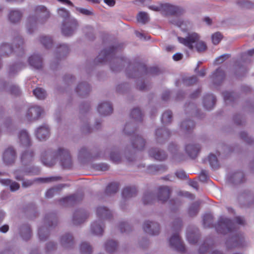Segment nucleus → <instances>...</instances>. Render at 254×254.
<instances>
[{"label": "nucleus", "mask_w": 254, "mask_h": 254, "mask_svg": "<svg viewBox=\"0 0 254 254\" xmlns=\"http://www.w3.org/2000/svg\"><path fill=\"white\" fill-rule=\"evenodd\" d=\"M230 57L228 54H224L216 58L214 61V64L215 65L220 64L223 63L225 61H226L227 59Z\"/></svg>", "instance_id": "nucleus-57"}, {"label": "nucleus", "mask_w": 254, "mask_h": 254, "mask_svg": "<svg viewBox=\"0 0 254 254\" xmlns=\"http://www.w3.org/2000/svg\"><path fill=\"white\" fill-rule=\"evenodd\" d=\"M197 81V77L195 76H192L184 78V83L187 86L191 85Z\"/></svg>", "instance_id": "nucleus-53"}, {"label": "nucleus", "mask_w": 254, "mask_h": 254, "mask_svg": "<svg viewBox=\"0 0 254 254\" xmlns=\"http://www.w3.org/2000/svg\"><path fill=\"white\" fill-rule=\"evenodd\" d=\"M172 112L170 111L165 112L161 118V122L163 124L170 123L172 121Z\"/></svg>", "instance_id": "nucleus-46"}, {"label": "nucleus", "mask_w": 254, "mask_h": 254, "mask_svg": "<svg viewBox=\"0 0 254 254\" xmlns=\"http://www.w3.org/2000/svg\"><path fill=\"white\" fill-rule=\"evenodd\" d=\"M59 190L58 188H53L48 190L46 193V196L48 198L52 197L54 196L55 193Z\"/></svg>", "instance_id": "nucleus-62"}, {"label": "nucleus", "mask_w": 254, "mask_h": 254, "mask_svg": "<svg viewBox=\"0 0 254 254\" xmlns=\"http://www.w3.org/2000/svg\"><path fill=\"white\" fill-rule=\"evenodd\" d=\"M29 64L36 69L42 67V59L38 55H33L29 58Z\"/></svg>", "instance_id": "nucleus-24"}, {"label": "nucleus", "mask_w": 254, "mask_h": 254, "mask_svg": "<svg viewBox=\"0 0 254 254\" xmlns=\"http://www.w3.org/2000/svg\"><path fill=\"white\" fill-rule=\"evenodd\" d=\"M170 245L176 250L181 252L185 251V247L178 234H174L169 240Z\"/></svg>", "instance_id": "nucleus-10"}, {"label": "nucleus", "mask_w": 254, "mask_h": 254, "mask_svg": "<svg viewBox=\"0 0 254 254\" xmlns=\"http://www.w3.org/2000/svg\"><path fill=\"white\" fill-rule=\"evenodd\" d=\"M80 251L82 254H90L92 253V249L89 244L83 242L80 245Z\"/></svg>", "instance_id": "nucleus-42"}, {"label": "nucleus", "mask_w": 254, "mask_h": 254, "mask_svg": "<svg viewBox=\"0 0 254 254\" xmlns=\"http://www.w3.org/2000/svg\"><path fill=\"white\" fill-rule=\"evenodd\" d=\"M61 243L63 247L67 248H70L73 245V238L70 234H66L61 237Z\"/></svg>", "instance_id": "nucleus-28"}, {"label": "nucleus", "mask_w": 254, "mask_h": 254, "mask_svg": "<svg viewBox=\"0 0 254 254\" xmlns=\"http://www.w3.org/2000/svg\"><path fill=\"white\" fill-rule=\"evenodd\" d=\"M35 14L43 19L47 20L50 16V13L44 6L39 5L36 7L35 9Z\"/></svg>", "instance_id": "nucleus-23"}, {"label": "nucleus", "mask_w": 254, "mask_h": 254, "mask_svg": "<svg viewBox=\"0 0 254 254\" xmlns=\"http://www.w3.org/2000/svg\"><path fill=\"white\" fill-rule=\"evenodd\" d=\"M34 156V153L32 151L26 150L22 152L21 156V161L23 165L26 166L32 160Z\"/></svg>", "instance_id": "nucleus-27"}, {"label": "nucleus", "mask_w": 254, "mask_h": 254, "mask_svg": "<svg viewBox=\"0 0 254 254\" xmlns=\"http://www.w3.org/2000/svg\"><path fill=\"white\" fill-rule=\"evenodd\" d=\"M186 151L188 155L192 159L196 158L200 150V147L197 144H188L186 145Z\"/></svg>", "instance_id": "nucleus-18"}, {"label": "nucleus", "mask_w": 254, "mask_h": 254, "mask_svg": "<svg viewBox=\"0 0 254 254\" xmlns=\"http://www.w3.org/2000/svg\"><path fill=\"white\" fill-rule=\"evenodd\" d=\"M137 190L134 187H127L122 191V196L124 198H128L136 195Z\"/></svg>", "instance_id": "nucleus-29"}, {"label": "nucleus", "mask_w": 254, "mask_h": 254, "mask_svg": "<svg viewBox=\"0 0 254 254\" xmlns=\"http://www.w3.org/2000/svg\"><path fill=\"white\" fill-rule=\"evenodd\" d=\"M91 229L92 232L96 235H102L104 232V228L97 222H95L92 224Z\"/></svg>", "instance_id": "nucleus-35"}, {"label": "nucleus", "mask_w": 254, "mask_h": 254, "mask_svg": "<svg viewBox=\"0 0 254 254\" xmlns=\"http://www.w3.org/2000/svg\"><path fill=\"white\" fill-rule=\"evenodd\" d=\"M208 161L212 169H217L219 167V163L215 155L210 154L208 157Z\"/></svg>", "instance_id": "nucleus-37"}, {"label": "nucleus", "mask_w": 254, "mask_h": 254, "mask_svg": "<svg viewBox=\"0 0 254 254\" xmlns=\"http://www.w3.org/2000/svg\"><path fill=\"white\" fill-rule=\"evenodd\" d=\"M98 112L102 115L107 116L112 113L113 109L109 102L100 104L98 107Z\"/></svg>", "instance_id": "nucleus-17"}, {"label": "nucleus", "mask_w": 254, "mask_h": 254, "mask_svg": "<svg viewBox=\"0 0 254 254\" xmlns=\"http://www.w3.org/2000/svg\"><path fill=\"white\" fill-rule=\"evenodd\" d=\"M22 50V48L20 47V45L18 47H16V49L15 50L11 46L8 44H3L0 47V51L3 52V55H7L9 54H11L12 52L18 53L19 51Z\"/></svg>", "instance_id": "nucleus-26"}, {"label": "nucleus", "mask_w": 254, "mask_h": 254, "mask_svg": "<svg viewBox=\"0 0 254 254\" xmlns=\"http://www.w3.org/2000/svg\"><path fill=\"white\" fill-rule=\"evenodd\" d=\"M224 99L226 102L227 101H234L235 99L234 93L233 92H230L225 91L223 93Z\"/></svg>", "instance_id": "nucleus-56"}, {"label": "nucleus", "mask_w": 254, "mask_h": 254, "mask_svg": "<svg viewBox=\"0 0 254 254\" xmlns=\"http://www.w3.org/2000/svg\"><path fill=\"white\" fill-rule=\"evenodd\" d=\"M199 204L198 202L192 203L189 209V214L190 216H193L197 214L199 211Z\"/></svg>", "instance_id": "nucleus-45"}, {"label": "nucleus", "mask_w": 254, "mask_h": 254, "mask_svg": "<svg viewBox=\"0 0 254 254\" xmlns=\"http://www.w3.org/2000/svg\"><path fill=\"white\" fill-rule=\"evenodd\" d=\"M82 198V196H79L77 194H74L62 198L60 200V201L63 203H68L71 204L79 201L81 200Z\"/></svg>", "instance_id": "nucleus-31"}, {"label": "nucleus", "mask_w": 254, "mask_h": 254, "mask_svg": "<svg viewBox=\"0 0 254 254\" xmlns=\"http://www.w3.org/2000/svg\"><path fill=\"white\" fill-rule=\"evenodd\" d=\"M127 127V125H126L124 128V131L126 133L129 135H133V138L132 139V146L133 148L137 150H143L145 145V141L144 139L142 138L140 136L138 135H136L134 132H127L126 129Z\"/></svg>", "instance_id": "nucleus-6"}, {"label": "nucleus", "mask_w": 254, "mask_h": 254, "mask_svg": "<svg viewBox=\"0 0 254 254\" xmlns=\"http://www.w3.org/2000/svg\"><path fill=\"white\" fill-rule=\"evenodd\" d=\"M50 131L48 127L44 125L38 128L36 132V136L39 140L47 139L49 136Z\"/></svg>", "instance_id": "nucleus-19"}, {"label": "nucleus", "mask_w": 254, "mask_h": 254, "mask_svg": "<svg viewBox=\"0 0 254 254\" xmlns=\"http://www.w3.org/2000/svg\"><path fill=\"white\" fill-rule=\"evenodd\" d=\"M170 134V131L169 130L163 129L162 128L157 129L155 133V135L157 139L159 137L167 138L169 136Z\"/></svg>", "instance_id": "nucleus-49"}, {"label": "nucleus", "mask_w": 254, "mask_h": 254, "mask_svg": "<svg viewBox=\"0 0 254 254\" xmlns=\"http://www.w3.org/2000/svg\"><path fill=\"white\" fill-rule=\"evenodd\" d=\"M199 237L198 234L195 232H189L187 235V239L191 244H196L198 241Z\"/></svg>", "instance_id": "nucleus-40"}, {"label": "nucleus", "mask_w": 254, "mask_h": 254, "mask_svg": "<svg viewBox=\"0 0 254 254\" xmlns=\"http://www.w3.org/2000/svg\"><path fill=\"white\" fill-rule=\"evenodd\" d=\"M16 158V152L12 147L6 149L3 154V162L6 165L13 163Z\"/></svg>", "instance_id": "nucleus-12"}, {"label": "nucleus", "mask_w": 254, "mask_h": 254, "mask_svg": "<svg viewBox=\"0 0 254 254\" xmlns=\"http://www.w3.org/2000/svg\"><path fill=\"white\" fill-rule=\"evenodd\" d=\"M33 94L38 99H44L46 96V91L41 88H36L33 90Z\"/></svg>", "instance_id": "nucleus-43"}, {"label": "nucleus", "mask_w": 254, "mask_h": 254, "mask_svg": "<svg viewBox=\"0 0 254 254\" xmlns=\"http://www.w3.org/2000/svg\"><path fill=\"white\" fill-rule=\"evenodd\" d=\"M90 87L89 85L86 83V82H83L79 84L76 88V92L80 94V95H83V92H85L86 94L89 92L90 91Z\"/></svg>", "instance_id": "nucleus-34"}, {"label": "nucleus", "mask_w": 254, "mask_h": 254, "mask_svg": "<svg viewBox=\"0 0 254 254\" xmlns=\"http://www.w3.org/2000/svg\"><path fill=\"white\" fill-rule=\"evenodd\" d=\"M118 246L116 242L113 240L108 241L105 244V249L108 253H112L115 251Z\"/></svg>", "instance_id": "nucleus-39"}, {"label": "nucleus", "mask_w": 254, "mask_h": 254, "mask_svg": "<svg viewBox=\"0 0 254 254\" xmlns=\"http://www.w3.org/2000/svg\"><path fill=\"white\" fill-rule=\"evenodd\" d=\"M119 188V184L118 183H111L107 187L105 192L108 195L115 193L117 192Z\"/></svg>", "instance_id": "nucleus-32"}, {"label": "nucleus", "mask_w": 254, "mask_h": 254, "mask_svg": "<svg viewBox=\"0 0 254 254\" xmlns=\"http://www.w3.org/2000/svg\"><path fill=\"white\" fill-rule=\"evenodd\" d=\"M97 216L99 220L109 219L112 216L111 211L105 207H99L96 210Z\"/></svg>", "instance_id": "nucleus-21"}, {"label": "nucleus", "mask_w": 254, "mask_h": 254, "mask_svg": "<svg viewBox=\"0 0 254 254\" xmlns=\"http://www.w3.org/2000/svg\"><path fill=\"white\" fill-rule=\"evenodd\" d=\"M22 16V13L19 10H11L8 14V19L11 23L19 22Z\"/></svg>", "instance_id": "nucleus-30"}, {"label": "nucleus", "mask_w": 254, "mask_h": 254, "mask_svg": "<svg viewBox=\"0 0 254 254\" xmlns=\"http://www.w3.org/2000/svg\"><path fill=\"white\" fill-rule=\"evenodd\" d=\"M149 154L151 157L157 160H164L167 158V155L164 151L155 148L150 149Z\"/></svg>", "instance_id": "nucleus-25"}, {"label": "nucleus", "mask_w": 254, "mask_h": 254, "mask_svg": "<svg viewBox=\"0 0 254 254\" xmlns=\"http://www.w3.org/2000/svg\"><path fill=\"white\" fill-rule=\"evenodd\" d=\"M214 85L220 84L225 79L226 74L221 67L217 68L210 76Z\"/></svg>", "instance_id": "nucleus-8"}, {"label": "nucleus", "mask_w": 254, "mask_h": 254, "mask_svg": "<svg viewBox=\"0 0 254 254\" xmlns=\"http://www.w3.org/2000/svg\"><path fill=\"white\" fill-rule=\"evenodd\" d=\"M176 176L181 179H187L189 176L183 170H178L176 172Z\"/></svg>", "instance_id": "nucleus-63"}, {"label": "nucleus", "mask_w": 254, "mask_h": 254, "mask_svg": "<svg viewBox=\"0 0 254 254\" xmlns=\"http://www.w3.org/2000/svg\"><path fill=\"white\" fill-rule=\"evenodd\" d=\"M88 216L87 213L84 210H77L74 212L73 215V223L75 225L80 224L84 222Z\"/></svg>", "instance_id": "nucleus-14"}, {"label": "nucleus", "mask_w": 254, "mask_h": 254, "mask_svg": "<svg viewBox=\"0 0 254 254\" xmlns=\"http://www.w3.org/2000/svg\"><path fill=\"white\" fill-rule=\"evenodd\" d=\"M119 229L122 233L128 232L131 228L129 225L126 222H121L119 224Z\"/></svg>", "instance_id": "nucleus-58"}, {"label": "nucleus", "mask_w": 254, "mask_h": 254, "mask_svg": "<svg viewBox=\"0 0 254 254\" xmlns=\"http://www.w3.org/2000/svg\"><path fill=\"white\" fill-rule=\"evenodd\" d=\"M18 137L20 144L23 147H27L31 145L29 135L26 130H21L19 133Z\"/></svg>", "instance_id": "nucleus-22"}, {"label": "nucleus", "mask_w": 254, "mask_h": 254, "mask_svg": "<svg viewBox=\"0 0 254 254\" xmlns=\"http://www.w3.org/2000/svg\"><path fill=\"white\" fill-rule=\"evenodd\" d=\"M171 190L168 187L163 186L158 188L157 198L162 202H165L169 198Z\"/></svg>", "instance_id": "nucleus-15"}, {"label": "nucleus", "mask_w": 254, "mask_h": 254, "mask_svg": "<svg viewBox=\"0 0 254 254\" xmlns=\"http://www.w3.org/2000/svg\"><path fill=\"white\" fill-rule=\"evenodd\" d=\"M43 112V110L39 106L31 107L27 112L26 118L29 121L37 120Z\"/></svg>", "instance_id": "nucleus-9"}, {"label": "nucleus", "mask_w": 254, "mask_h": 254, "mask_svg": "<svg viewBox=\"0 0 254 254\" xmlns=\"http://www.w3.org/2000/svg\"><path fill=\"white\" fill-rule=\"evenodd\" d=\"M0 182L3 185L6 186L9 185L10 190L12 191L17 190L20 188V186L18 183L15 182H11V181L9 179L0 180Z\"/></svg>", "instance_id": "nucleus-33"}, {"label": "nucleus", "mask_w": 254, "mask_h": 254, "mask_svg": "<svg viewBox=\"0 0 254 254\" xmlns=\"http://www.w3.org/2000/svg\"><path fill=\"white\" fill-rule=\"evenodd\" d=\"M69 52V48L67 45H60L57 48V53L60 57H64Z\"/></svg>", "instance_id": "nucleus-44"}, {"label": "nucleus", "mask_w": 254, "mask_h": 254, "mask_svg": "<svg viewBox=\"0 0 254 254\" xmlns=\"http://www.w3.org/2000/svg\"><path fill=\"white\" fill-rule=\"evenodd\" d=\"M58 14L63 18L62 33L64 36L71 35L78 26L77 21L74 18H70L69 11L64 8H59Z\"/></svg>", "instance_id": "nucleus-1"}, {"label": "nucleus", "mask_w": 254, "mask_h": 254, "mask_svg": "<svg viewBox=\"0 0 254 254\" xmlns=\"http://www.w3.org/2000/svg\"><path fill=\"white\" fill-rule=\"evenodd\" d=\"M227 248L231 249L235 248H242L245 246V242L242 235L233 237L226 242Z\"/></svg>", "instance_id": "nucleus-7"}, {"label": "nucleus", "mask_w": 254, "mask_h": 254, "mask_svg": "<svg viewBox=\"0 0 254 254\" xmlns=\"http://www.w3.org/2000/svg\"><path fill=\"white\" fill-rule=\"evenodd\" d=\"M130 117L136 121H141L143 115L140 110L138 108H136L131 111L130 113Z\"/></svg>", "instance_id": "nucleus-41"}, {"label": "nucleus", "mask_w": 254, "mask_h": 254, "mask_svg": "<svg viewBox=\"0 0 254 254\" xmlns=\"http://www.w3.org/2000/svg\"><path fill=\"white\" fill-rule=\"evenodd\" d=\"M41 43L47 49L52 47L53 45V40L50 37L47 36H42L40 38Z\"/></svg>", "instance_id": "nucleus-48"}, {"label": "nucleus", "mask_w": 254, "mask_h": 254, "mask_svg": "<svg viewBox=\"0 0 254 254\" xmlns=\"http://www.w3.org/2000/svg\"><path fill=\"white\" fill-rule=\"evenodd\" d=\"M76 10L83 15H91L93 14L92 10L86 8L77 7H76Z\"/></svg>", "instance_id": "nucleus-61"}, {"label": "nucleus", "mask_w": 254, "mask_h": 254, "mask_svg": "<svg viewBox=\"0 0 254 254\" xmlns=\"http://www.w3.org/2000/svg\"><path fill=\"white\" fill-rule=\"evenodd\" d=\"M38 235L41 241H45L48 237L49 235L47 232H45L44 229L40 228L38 230Z\"/></svg>", "instance_id": "nucleus-59"}, {"label": "nucleus", "mask_w": 254, "mask_h": 254, "mask_svg": "<svg viewBox=\"0 0 254 254\" xmlns=\"http://www.w3.org/2000/svg\"><path fill=\"white\" fill-rule=\"evenodd\" d=\"M143 202L144 204H151L153 202V195L151 193H145L143 197Z\"/></svg>", "instance_id": "nucleus-55"}, {"label": "nucleus", "mask_w": 254, "mask_h": 254, "mask_svg": "<svg viewBox=\"0 0 254 254\" xmlns=\"http://www.w3.org/2000/svg\"><path fill=\"white\" fill-rule=\"evenodd\" d=\"M142 68V72L145 74L150 73L152 74L155 75L158 74L159 72V69L157 67H153L148 69L145 65H143Z\"/></svg>", "instance_id": "nucleus-51"}, {"label": "nucleus", "mask_w": 254, "mask_h": 254, "mask_svg": "<svg viewBox=\"0 0 254 254\" xmlns=\"http://www.w3.org/2000/svg\"><path fill=\"white\" fill-rule=\"evenodd\" d=\"M215 227L218 233L223 234L233 232L236 229L235 224L230 219L224 217L219 218Z\"/></svg>", "instance_id": "nucleus-5"}, {"label": "nucleus", "mask_w": 254, "mask_h": 254, "mask_svg": "<svg viewBox=\"0 0 254 254\" xmlns=\"http://www.w3.org/2000/svg\"><path fill=\"white\" fill-rule=\"evenodd\" d=\"M199 36L196 33H189L186 38L178 37L179 42L188 48L190 50H193L195 48L197 51L203 52L206 50L207 46L206 44L199 40Z\"/></svg>", "instance_id": "nucleus-2"}, {"label": "nucleus", "mask_w": 254, "mask_h": 254, "mask_svg": "<svg viewBox=\"0 0 254 254\" xmlns=\"http://www.w3.org/2000/svg\"><path fill=\"white\" fill-rule=\"evenodd\" d=\"M39 169L36 167H32L29 169L25 168L22 171H16L14 172L15 179L18 181H22L23 180V176L38 174Z\"/></svg>", "instance_id": "nucleus-13"}, {"label": "nucleus", "mask_w": 254, "mask_h": 254, "mask_svg": "<svg viewBox=\"0 0 254 254\" xmlns=\"http://www.w3.org/2000/svg\"><path fill=\"white\" fill-rule=\"evenodd\" d=\"M213 216L210 213L205 214L203 217V225L205 227H210L212 225Z\"/></svg>", "instance_id": "nucleus-47"}, {"label": "nucleus", "mask_w": 254, "mask_h": 254, "mask_svg": "<svg viewBox=\"0 0 254 254\" xmlns=\"http://www.w3.org/2000/svg\"><path fill=\"white\" fill-rule=\"evenodd\" d=\"M137 19L138 22L145 24L148 21L149 17L147 13L140 12L137 16Z\"/></svg>", "instance_id": "nucleus-52"}, {"label": "nucleus", "mask_w": 254, "mask_h": 254, "mask_svg": "<svg viewBox=\"0 0 254 254\" xmlns=\"http://www.w3.org/2000/svg\"><path fill=\"white\" fill-rule=\"evenodd\" d=\"M194 126L195 125L193 121L187 120L182 123L181 127L184 131L189 132L194 128Z\"/></svg>", "instance_id": "nucleus-38"}, {"label": "nucleus", "mask_w": 254, "mask_h": 254, "mask_svg": "<svg viewBox=\"0 0 254 254\" xmlns=\"http://www.w3.org/2000/svg\"><path fill=\"white\" fill-rule=\"evenodd\" d=\"M212 41L214 45H217L222 40L223 36L219 32H216L212 35Z\"/></svg>", "instance_id": "nucleus-54"}, {"label": "nucleus", "mask_w": 254, "mask_h": 254, "mask_svg": "<svg viewBox=\"0 0 254 254\" xmlns=\"http://www.w3.org/2000/svg\"><path fill=\"white\" fill-rule=\"evenodd\" d=\"M148 8L155 11H160L163 15L166 16H179L183 15L185 12V9L183 7L167 3H160L158 5H149Z\"/></svg>", "instance_id": "nucleus-4"}, {"label": "nucleus", "mask_w": 254, "mask_h": 254, "mask_svg": "<svg viewBox=\"0 0 254 254\" xmlns=\"http://www.w3.org/2000/svg\"><path fill=\"white\" fill-rule=\"evenodd\" d=\"M166 169L163 166L151 165L149 167L148 170L150 173L155 174L160 171H164Z\"/></svg>", "instance_id": "nucleus-50"}, {"label": "nucleus", "mask_w": 254, "mask_h": 254, "mask_svg": "<svg viewBox=\"0 0 254 254\" xmlns=\"http://www.w3.org/2000/svg\"><path fill=\"white\" fill-rule=\"evenodd\" d=\"M237 3L244 8H250L252 6V4L246 0H238Z\"/></svg>", "instance_id": "nucleus-60"}, {"label": "nucleus", "mask_w": 254, "mask_h": 254, "mask_svg": "<svg viewBox=\"0 0 254 254\" xmlns=\"http://www.w3.org/2000/svg\"><path fill=\"white\" fill-rule=\"evenodd\" d=\"M117 49V48L116 47L112 46L109 47L108 49H105L103 51H102L99 56L97 57L98 62L100 63H103L107 60L110 55L116 53Z\"/></svg>", "instance_id": "nucleus-16"}, {"label": "nucleus", "mask_w": 254, "mask_h": 254, "mask_svg": "<svg viewBox=\"0 0 254 254\" xmlns=\"http://www.w3.org/2000/svg\"><path fill=\"white\" fill-rule=\"evenodd\" d=\"M143 229L145 232L152 236L157 235L159 233L160 227L157 223L146 221L143 224Z\"/></svg>", "instance_id": "nucleus-11"}, {"label": "nucleus", "mask_w": 254, "mask_h": 254, "mask_svg": "<svg viewBox=\"0 0 254 254\" xmlns=\"http://www.w3.org/2000/svg\"><path fill=\"white\" fill-rule=\"evenodd\" d=\"M54 159L48 161L44 157H42L41 160L44 165L48 167H52L55 164V159L60 158L61 159V165L64 169H69L71 167L72 163L70 154L68 150L59 148L57 152L54 155Z\"/></svg>", "instance_id": "nucleus-3"}, {"label": "nucleus", "mask_w": 254, "mask_h": 254, "mask_svg": "<svg viewBox=\"0 0 254 254\" xmlns=\"http://www.w3.org/2000/svg\"><path fill=\"white\" fill-rule=\"evenodd\" d=\"M37 23V18L35 16H29L27 19V27L28 32L31 33L33 32V29L35 28Z\"/></svg>", "instance_id": "nucleus-36"}, {"label": "nucleus", "mask_w": 254, "mask_h": 254, "mask_svg": "<svg viewBox=\"0 0 254 254\" xmlns=\"http://www.w3.org/2000/svg\"><path fill=\"white\" fill-rule=\"evenodd\" d=\"M216 101V98L213 95H206L203 98V106L206 110H211L214 107Z\"/></svg>", "instance_id": "nucleus-20"}, {"label": "nucleus", "mask_w": 254, "mask_h": 254, "mask_svg": "<svg viewBox=\"0 0 254 254\" xmlns=\"http://www.w3.org/2000/svg\"><path fill=\"white\" fill-rule=\"evenodd\" d=\"M110 159L115 163H118L120 161V157L118 153L112 152L110 154Z\"/></svg>", "instance_id": "nucleus-64"}]
</instances>
